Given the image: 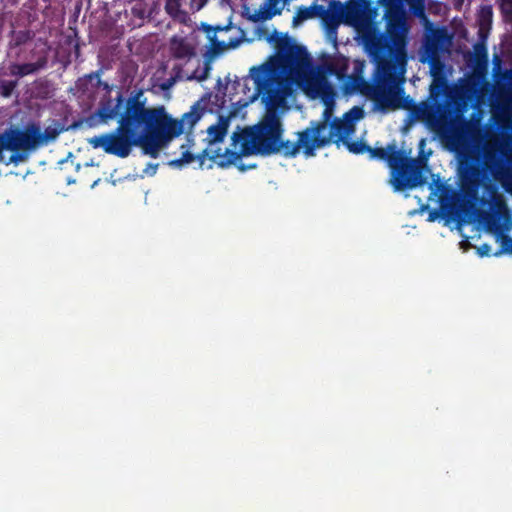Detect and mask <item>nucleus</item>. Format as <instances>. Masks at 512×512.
Returning a JSON list of instances; mask_svg holds the SVG:
<instances>
[{
  "label": "nucleus",
  "mask_w": 512,
  "mask_h": 512,
  "mask_svg": "<svg viewBox=\"0 0 512 512\" xmlns=\"http://www.w3.org/2000/svg\"><path fill=\"white\" fill-rule=\"evenodd\" d=\"M86 78H88L90 81L95 79L97 81L96 85L98 87H101L103 90L107 91V93L111 92L112 86L109 83H107L105 81H102L100 79V72L99 71L89 73L88 75H86Z\"/></svg>",
  "instance_id": "30"
},
{
  "label": "nucleus",
  "mask_w": 512,
  "mask_h": 512,
  "mask_svg": "<svg viewBox=\"0 0 512 512\" xmlns=\"http://www.w3.org/2000/svg\"><path fill=\"white\" fill-rule=\"evenodd\" d=\"M273 35L277 37V54L249 70L254 83L251 100L260 97L266 108L265 114L256 125L232 134V145L240 144V153L226 149L221 154L219 149L215 154L209 155L207 149H204L197 156L201 165L206 157L212 160L220 158L218 165L227 167L234 164L241 155L268 156L281 153L285 157H294L301 148L304 150L301 132L297 133L295 142L282 139L284 128L277 109L285 106L286 98L292 93V85L307 78L311 58L304 46L291 43L287 36L280 35L276 30Z\"/></svg>",
  "instance_id": "1"
},
{
  "label": "nucleus",
  "mask_w": 512,
  "mask_h": 512,
  "mask_svg": "<svg viewBox=\"0 0 512 512\" xmlns=\"http://www.w3.org/2000/svg\"><path fill=\"white\" fill-rule=\"evenodd\" d=\"M207 2L208 0H191V8L199 11L207 4Z\"/></svg>",
  "instance_id": "38"
},
{
  "label": "nucleus",
  "mask_w": 512,
  "mask_h": 512,
  "mask_svg": "<svg viewBox=\"0 0 512 512\" xmlns=\"http://www.w3.org/2000/svg\"><path fill=\"white\" fill-rule=\"evenodd\" d=\"M233 25L231 22H229L227 25L221 26V25H210L207 23L201 24V29L207 34V38L210 43L211 52L214 55H218L225 50L228 49H234L239 46V44L242 41V37L240 38H231L227 42L226 41H220L218 40L216 33L222 32V31H228L232 29Z\"/></svg>",
  "instance_id": "14"
},
{
  "label": "nucleus",
  "mask_w": 512,
  "mask_h": 512,
  "mask_svg": "<svg viewBox=\"0 0 512 512\" xmlns=\"http://www.w3.org/2000/svg\"><path fill=\"white\" fill-rule=\"evenodd\" d=\"M204 114L199 102L193 104L190 111L174 119L164 106L146 107L143 91L139 90L124 98L121 90L113 99L104 96L96 115L104 122L118 119L117 128L110 132L94 136L89 143L94 148H102L106 153L125 158L134 146H141L143 152L157 158L159 151L185 129L191 130Z\"/></svg>",
  "instance_id": "2"
},
{
  "label": "nucleus",
  "mask_w": 512,
  "mask_h": 512,
  "mask_svg": "<svg viewBox=\"0 0 512 512\" xmlns=\"http://www.w3.org/2000/svg\"><path fill=\"white\" fill-rule=\"evenodd\" d=\"M229 126V119L223 116H220L218 122L216 124L211 125L207 129L208 137L210 139V143H218L222 142L227 134Z\"/></svg>",
  "instance_id": "24"
},
{
  "label": "nucleus",
  "mask_w": 512,
  "mask_h": 512,
  "mask_svg": "<svg viewBox=\"0 0 512 512\" xmlns=\"http://www.w3.org/2000/svg\"><path fill=\"white\" fill-rule=\"evenodd\" d=\"M370 2L368 0H348L343 5L345 22L353 23L359 21L365 15Z\"/></svg>",
  "instance_id": "19"
},
{
  "label": "nucleus",
  "mask_w": 512,
  "mask_h": 512,
  "mask_svg": "<svg viewBox=\"0 0 512 512\" xmlns=\"http://www.w3.org/2000/svg\"><path fill=\"white\" fill-rule=\"evenodd\" d=\"M476 21L478 25V35L481 40H486L493 23V8L492 5H482L476 14Z\"/></svg>",
  "instance_id": "18"
},
{
  "label": "nucleus",
  "mask_w": 512,
  "mask_h": 512,
  "mask_svg": "<svg viewBox=\"0 0 512 512\" xmlns=\"http://www.w3.org/2000/svg\"><path fill=\"white\" fill-rule=\"evenodd\" d=\"M18 86L17 80H0V95L3 98H10Z\"/></svg>",
  "instance_id": "29"
},
{
  "label": "nucleus",
  "mask_w": 512,
  "mask_h": 512,
  "mask_svg": "<svg viewBox=\"0 0 512 512\" xmlns=\"http://www.w3.org/2000/svg\"><path fill=\"white\" fill-rule=\"evenodd\" d=\"M343 144L347 147L349 152L356 154V155L368 153V150H369V145L361 140L350 141L349 139L346 138L343 141Z\"/></svg>",
  "instance_id": "27"
},
{
  "label": "nucleus",
  "mask_w": 512,
  "mask_h": 512,
  "mask_svg": "<svg viewBox=\"0 0 512 512\" xmlns=\"http://www.w3.org/2000/svg\"><path fill=\"white\" fill-rule=\"evenodd\" d=\"M367 47L375 59H385L394 54H404L406 41L385 32L371 36Z\"/></svg>",
  "instance_id": "9"
},
{
  "label": "nucleus",
  "mask_w": 512,
  "mask_h": 512,
  "mask_svg": "<svg viewBox=\"0 0 512 512\" xmlns=\"http://www.w3.org/2000/svg\"><path fill=\"white\" fill-rule=\"evenodd\" d=\"M477 253L480 257H489L491 256V246L484 243L477 248Z\"/></svg>",
  "instance_id": "37"
},
{
  "label": "nucleus",
  "mask_w": 512,
  "mask_h": 512,
  "mask_svg": "<svg viewBox=\"0 0 512 512\" xmlns=\"http://www.w3.org/2000/svg\"><path fill=\"white\" fill-rule=\"evenodd\" d=\"M363 114V111L360 107H353L349 112H347L344 117L350 120L359 119Z\"/></svg>",
  "instance_id": "36"
},
{
  "label": "nucleus",
  "mask_w": 512,
  "mask_h": 512,
  "mask_svg": "<svg viewBox=\"0 0 512 512\" xmlns=\"http://www.w3.org/2000/svg\"><path fill=\"white\" fill-rule=\"evenodd\" d=\"M284 9L282 0H265L258 10L249 14L248 11L244 15H248V20L257 23L272 19L277 15H281Z\"/></svg>",
  "instance_id": "16"
},
{
  "label": "nucleus",
  "mask_w": 512,
  "mask_h": 512,
  "mask_svg": "<svg viewBox=\"0 0 512 512\" xmlns=\"http://www.w3.org/2000/svg\"><path fill=\"white\" fill-rule=\"evenodd\" d=\"M496 4L506 23L512 22V0H497Z\"/></svg>",
  "instance_id": "28"
},
{
  "label": "nucleus",
  "mask_w": 512,
  "mask_h": 512,
  "mask_svg": "<svg viewBox=\"0 0 512 512\" xmlns=\"http://www.w3.org/2000/svg\"><path fill=\"white\" fill-rule=\"evenodd\" d=\"M239 168H240V170H242V171L246 170V168H245V167H243V166H240Z\"/></svg>",
  "instance_id": "42"
},
{
  "label": "nucleus",
  "mask_w": 512,
  "mask_h": 512,
  "mask_svg": "<svg viewBox=\"0 0 512 512\" xmlns=\"http://www.w3.org/2000/svg\"><path fill=\"white\" fill-rule=\"evenodd\" d=\"M318 17L321 18L328 36L333 38L334 45L336 46L337 28L342 21H345L343 4L340 1H331L328 9L320 5V8H318Z\"/></svg>",
  "instance_id": "12"
},
{
  "label": "nucleus",
  "mask_w": 512,
  "mask_h": 512,
  "mask_svg": "<svg viewBox=\"0 0 512 512\" xmlns=\"http://www.w3.org/2000/svg\"><path fill=\"white\" fill-rule=\"evenodd\" d=\"M385 6L386 32L396 39L406 41V13L396 0H383Z\"/></svg>",
  "instance_id": "10"
},
{
  "label": "nucleus",
  "mask_w": 512,
  "mask_h": 512,
  "mask_svg": "<svg viewBox=\"0 0 512 512\" xmlns=\"http://www.w3.org/2000/svg\"><path fill=\"white\" fill-rule=\"evenodd\" d=\"M442 68L438 66L436 68L431 67V75L433 81L430 85V98L431 103L424 104L419 109V117L424 119L430 126H435L440 123L442 118H445L448 111V105L445 100L442 99L446 95L448 85L446 78L440 74Z\"/></svg>",
  "instance_id": "5"
},
{
  "label": "nucleus",
  "mask_w": 512,
  "mask_h": 512,
  "mask_svg": "<svg viewBox=\"0 0 512 512\" xmlns=\"http://www.w3.org/2000/svg\"><path fill=\"white\" fill-rule=\"evenodd\" d=\"M164 9L176 22L187 24L190 20L188 13L181 8V0H166Z\"/></svg>",
  "instance_id": "23"
},
{
  "label": "nucleus",
  "mask_w": 512,
  "mask_h": 512,
  "mask_svg": "<svg viewBox=\"0 0 512 512\" xmlns=\"http://www.w3.org/2000/svg\"><path fill=\"white\" fill-rule=\"evenodd\" d=\"M348 68V60L343 56L331 59L323 65V70L326 74L336 76L339 80H342L347 76Z\"/></svg>",
  "instance_id": "22"
},
{
  "label": "nucleus",
  "mask_w": 512,
  "mask_h": 512,
  "mask_svg": "<svg viewBox=\"0 0 512 512\" xmlns=\"http://www.w3.org/2000/svg\"><path fill=\"white\" fill-rule=\"evenodd\" d=\"M209 71H210V66L208 63H206L204 69L202 70V72L200 74H198L197 71H195L190 77H188V79L189 80L196 79L200 82L204 81L208 78Z\"/></svg>",
  "instance_id": "34"
},
{
  "label": "nucleus",
  "mask_w": 512,
  "mask_h": 512,
  "mask_svg": "<svg viewBox=\"0 0 512 512\" xmlns=\"http://www.w3.org/2000/svg\"><path fill=\"white\" fill-rule=\"evenodd\" d=\"M354 80L358 82V81H361L362 79L361 78H355Z\"/></svg>",
  "instance_id": "43"
},
{
  "label": "nucleus",
  "mask_w": 512,
  "mask_h": 512,
  "mask_svg": "<svg viewBox=\"0 0 512 512\" xmlns=\"http://www.w3.org/2000/svg\"><path fill=\"white\" fill-rule=\"evenodd\" d=\"M74 53H75L76 58H78L79 55H80V45H79V43H76L74 45Z\"/></svg>",
  "instance_id": "40"
},
{
  "label": "nucleus",
  "mask_w": 512,
  "mask_h": 512,
  "mask_svg": "<svg viewBox=\"0 0 512 512\" xmlns=\"http://www.w3.org/2000/svg\"><path fill=\"white\" fill-rule=\"evenodd\" d=\"M332 116V109L326 107L320 120L311 121L309 127L301 131V141L304 142V154L307 157L314 156L316 149L331 143L339 145L354 132L352 120Z\"/></svg>",
  "instance_id": "4"
},
{
  "label": "nucleus",
  "mask_w": 512,
  "mask_h": 512,
  "mask_svg": "<svg viewBox=\"0 0 512 512\" xmlns=\"http://www.w3.org/2000/svg\"><path fill=\"white\" fill-rule=\"evenodd\" d=\"M446 39L447 32L445 28H431L424 39L422 62L428 61L432 68L437 66L443 68V64L439 59V53Z\"/></svg>",
  "instance_id": "11"
},
{
  "label": "nucleus",
  "mask_w": 512,
  "mask_h": 512,
  "mask_svg": "<svg viewBox=\"0 0 512 512\" xmlns=\"http://www.w3.org/2000/svg\"><path fill=\"white\" fill-rule=\"evenodd\" d=\"M26 158L25 155L23 154H20V153H14L10 156V159H9V162L8 163H15L17 164L18 162H21V161H24Z\"/></svg>",
  "instance_id": "39"
},
{
  "label": "nucleus",
  "mask_w": 512,
  "mask_h": 512,
  "mask_svg": "<svg viewBox=\"0 0 512 512\" xmlns=\"http://www.w3.org/2000/svg\"><path fill=\"white\" fill-rule=\"evenodd\" d=\"M177 79H178V76L176 75V76H172V77L164 80L159 85L160 89L162 91H164V92L169 91L174 86V84L176 83Z\"/></svg>",
  "instance_id": "35"
},
{
  "label": "nucleus",
  "mask_w": 512,
  "mask_h": 512,
  "mask_svg": "<svg viewBox=\"0 0 512 512\" xmlns=\"http://www.w3.org/2000/svg\"><path fill=\"white\" fill-rule=\"evenodd\" d=\"M460 188L468 203L474 204L479 200L478 190L481 185V169L472 161L460 163Z\"/></svg>",
  "instance_id": "8"
},
{
  "label": "nucleus",
  "mask_w": 512,
  "mask_h": 512,
  "mask_svg": "<svg viewBox=\"0 0 512 512\" xmlns=\"http://www.w3.org/2000/svg\"><path fill=\"white\" fill-rule=\"evenodd\" d=\"M485 41V40H482ZM474 52L478 60H487V49L484 42H478L474 45Z\"/></svg>",
  "instance_id": "32"
},
{
  "label": "nucleus",
  "mask_w": 512,
  "mask_h": 512,
  "mask_svg": "<svg viewBox=\"0 0 512 512\" xmlns=\"http://www.w3.org/2000/svg\"><path fill=\"white\" fill-rule=\"evenodd\" d=\"M414 15H425L424 0L407 2Z\"/></svg>",
  "instance_id": "33"
},
{
  "label": "nucleus",
  "mask_w": 512,
  "mask_h": 512,
  "mask_svg": "<svg viewBox=\"0 0 512 512\" xmlns=\"http://www.w3.org/2000/svg\"><path fill=\"white\" fill-rule=\"evenodd\" d=\"M47 62V58L43 56L34 63H11L9 65V74L18 78L32 75L45 68Z\"/></svg>",
  "instance_id": "17"
},
{
  "label": "nucleus",
  "mask_w": 512,
  "mask_h": 512,
  "mask_svg": "<svg viewBox=\"0 0 512 512\" xmlns=\"http://www.w3.org/2000/svg\"><path fill=\"white\" fill-rule=\"evenodd\" d=\"M485 167L498 179L504 190L512 194V173L505 167L498 155V150H486L484 153Z\"/></svg>",
  "instance_id": "13"
},
{
  "label": "nucleus",
  "mask_w": 512,
  "mask_h": 512,
  "mask_svg": "<svg viewBox=\"0 0 512 512\" xmlns=\"http://www.w3.org/2000/svg\"><path fill=\"white\" fill-rule=\"evenodd\" d=\"M487 232L494 234L497 242L500 243V249L493 255L499 257L503 254L512 255V238L506 232L510 229L511 220H496V225L490 227L489 223H482Z\"/></svg>",
  "instance_id": "15"
},
{
  "label": "nucleus",
  "mask_w": 512,
  "mask_h": 512,
  "mask_svg": "<svg viewBox=\"0 0 512 512\" xmlns=\"http://www.w3.org/2000/svg\"><path fill=\"white\" fill-rule=\"evenodd\" d=\"M170 52L175 59H190L195 55L193 46L186 38L177 35L170 39Z\"/></svg>",
  "instance_id": "20"
},
{
  "label": "nucleus",
  "mask_w": 512,
  "mask_h": 512,
  "mask_svg": "<svg viewBox=\"0 0 512 512\" xmlns=\"http://www.w3.org/2000/svg\"><path fill=\"white\" fill-rule=\"evenodd\" d=\"M132 12H133V15H136V16H139V15H143L144 12L142 10H138L136 7H134L132 9Z\"/></svg>",
  "instance_id": "41"
},
{
  "label": "nucleus",
  "mask_w": 512,
  "mask_h": 512,
  "mask_svg": "<svg viewBox=\"0 0 512 512\" xmlns=\"http://www.w3.org/2000/svg\"><path fill=\"white\" fill-rule=\"evenodd\" d=\"M64 130V125L56 120L53 121V125L46 127L43 132L41 131L40 125L36 123V135L39 147L55 141Z\"/></svg>",
  "instance_id": "21"
},
{
  "label": "nucleus",
  "mask_w": 512,
  "mask_h": 512,
  "mask_svg": "<svg viewBox=\"0 0 512 512\" xmlns=\"http://www.w3.org/2000/svg\"><path fill=\"white\" fill-rule=\"evenodd\" d=\"M376 60L378 64L375 99L384 107H399L393 103L390 97L391 89L396 82L395 67L387 58Z\"/></svg>",
  "instance_id": "7"
},
{
  "label": "nucleus",
  "mask_w": 512,
  "mask_h": 512,
  "mask_svg": "<svg viewBox=\"0 0 512 512\" xmlns=\"http://www.w3.org/2000/svg\"><path fill=\"white\" fill-rule=\"evenodd\" d=\"M255 167H256V165H255V164H254V165H250V166H249V168H255Z\"/></svg>",
  "instance_id": "44"
},
{
  "label": "nucleus",
  "mask_w": 512,
  "mask_h": 512,
  "mask_svg": "<svg viewBox=\"0 0 512 512\" xmlns=\"http://www.w3.org/2000/svg\"><path fill=\"white\" fill-rule=\"evenodd\" d=\"M318 8H320V5L316 3L309 7L299 6L293 17V25L296 26L305 20L318 17Z\"/></svg>",
  "instance_id": "25"
},
{
  "label": "nucleus",
  "mask_w": 512,
  "mask_h": 512,
  "mask_svg": "<svg viewBox=\"0 0 512 512\" xmlns=\"http://www.w3.org/2000/svg\"><path fill=\"white\" fill-rule=\"evenodd\" d=\"M488 197H482L480 203L488 206V210H478V220L480 223H489L490 227L496 225L497 219L505 221L512 220V214L503 194L499 192L498 187L491 182L483 185Z\"/></svg>",
  "instance_id": "6"
},
{
  "label": "nucleus",
  "mask_w": 512,
  "mask_h": 512,
  "mask_svg": "<svg viewBox=\"0 0 512 512\" xmlns=\"http://www.w3.org/2000/svg\"><path fill=\"white\" fill-rule=\"evenodd\" d=\"M33 37V34L29 30H19L11 32V40L9 41V48L13 49L20 47L29 42Z\"/></svg>",
  "instance_id": "26"
},
{
  "label": "nucleus",
  "mask_w": 512,
  "mask_h": 512,
  "mask_svg": "<svg viewBox=\"0 0 512 512\" xmlns=\"http://www.w3.org/2000/svg\"><path fill=\"white\" fill-rule=\"evenodd\" d=\"M195 159H196V156L193 153H191L189 151H185L182 153L181 158L172 161L171 164H175L177 166H182L184 164H189V163L193 162Z\"/></svg>",
  "instance_id": "31"
},
{
  "label": "nucleus",
  "mask_w": 512,
  "mask_h": 512,
  "mask_svg": "<svg viewBox=\"0 0 512 512\" xmlns=\"http://www.w3.org/2000/svg\"><path fill=\"white\" fill-rule=\"evenodd\" d=\"M368 154L370 159L382 160L388 164L391 169L390 183L395 191L413 189L425 184L421 163L408 157L395 143L388 144L386 148L369 146Z\"/></svg>",
  "instance_id": "3"
}]
</instances>
